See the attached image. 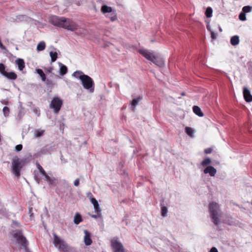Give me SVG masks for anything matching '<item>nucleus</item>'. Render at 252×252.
Returning <instances> with one entry per match:
<instances>
[{
    "label": "nucleus",
    "mask_w": 252,
    "mask_h": 252,
    "mask_svg": "<svg viewBox=\"0 0 252 252\" xmlns=\"http://www.w3.org/2000/svg\"><path fill=\"white\" fill-rule=\"evenodd\" d=\"M52 24L69 31H76V33L78 35L85 34L87 33L86 29L79 28L78 25L75 22L64 17H56L52 20Z\"/></svg>",
    "instance_id": "obj_1"
},
{
    "label": "nucleus",
    "mask_w": 252,
    "mask_h": 252,
    "mask_svg": "<svg viewBox=\"0 0 252 252\" xmlns=\"http://www.w3.org/2000/svg\"><path fill=\"white\" fill-rule=\"evenodd\" d=\"M25 160L20 158L18 156H15L11 160V170L13 174H14L18 178L21 176V171L23 167L25 166Z\"/></svg>",
    "instance_id": "obj_2"
},
{
    "label": "nucleus",
    "mask_w": 252,
    "mask_h": 252,
    "mask_svg": "<svg viewBox=\"0 0 252 252\" xmlns=\"http://www.w3.org/2000/svg\"><path fill=\"white\" fill-rule=\"evenodd\" d=\"M139 53L147 60L151 61L156 65L160 67L164 66V63L163 61L158 58V56L154 55L152 52L147 50L142 49L139 51Z\"/></svg>",
    "instance_id": "obj_3"
},
{
    "label": "nucleus",
    "mask_w": 252,
    "mask_h": 252,
    "mask_svg": "<svg viewBox=\"0 0 252 252\" xmlns=\"http://www.w3.org/2000/svg\"><path fill=\"white\" fill-rule=\"evenodd\" d=\"M209 210L211 220L215 225H218L220 220V206L217 203L212 202L209 205Z\"/></svg>",
    "instance_id": "obj_4"
},
{
    "label": "nucleus",
    "mask_w": 252,
    "mask_h": 252,
    "mask_svg": "<svg viewBox=\"0 0 252 252\" xmlns=\"http://www.w3.org/2000/svg\"><path fill=\"white\" fill-rule=\"evenodd\" d=\"M14 237L16 239L17 243L20 246V249H23L25 252H29V242L25 237L23 235L20 230L16 231L13 235Z\"/></svg>",
    "instance_id": "obj_5"
},
{
    "label": "nucleus",
    "mask_w": 252,
    "mask_h": 252,
    "mask_svg": "<svg viewBox=\"0 0 252 252\" xmlns=\"http://www.w3.org/2000/svg\"><path fill=\"white\" fill-rule=\"evenodd\" d=\"M53 236V244L57 248L63 252L69 251L70 247L64 240H62L56 234H54Z\"/></svg>",
    "instance_id": "obj_6"
},
{
    "label": "nucleus",
    "mask_w": 252,
    "mask_h": 252,
    "mask_svg": "<svg viewBox=\"0 0 252 252\" xmlns=\"http://www.w3.org/2000/svg\"><path fill=\"white\" fill-rule=\"evenodd\" d=\"M62 105V100L58 97H54L50 104V107L54 110L55 114H58Z\"/></svg>",
    "instance_id": "obj_7"
},
{
    "label": "nucleus",
    "mask_w": 252,
    "mask_h": 252,
    "mask_svg": "<svg viewBox=\"0 0 252 252\" xmlns=\"http://www.w3.org/2000/svg\"><path fill=\"white\" fill-rule=\"evenodd\" d=\"M83 87L87 90H90L91 92H93L94 88L93 86L94 85L93 79L89 76L86 75L84 76L81 80Z\"/></svg>",
    "instance_id": "obj_8"
},
{
    "label": "nucleus",
    "mask_w": 252,
    "mask_h": 252,
    "mask_svg": "<svg viewBox=\"0 0 252 252\" xmlns=\"http://www.w3.org/2000/svg\"><path fill=\"white\" fill-rule=\"evenodd\" d=\"M111 246L114 252H126L118 238H114L111 240Z\"/></svg>",
    "instance_id": "obj_9"
},
{
    "label": "nucleus",
    "mask_w": 252,
    "mask_h": 252,
    "mask_svg": "<svg viewBox=\"0 0 252 252\" xmlns=\"http://www.w3.org/2000/svg\"><path fill=\"white\" fill-rule=\"evenodd\" d=\"M243 95L244 98L247 102H250L252 101V95H251L249 90L246 87H244L243 89Z\"/></svg>",
    "instance_id": "obj_10"
},
{
    "label": "nucleus",
    "mask_w": 252,
    "mask_h": 252,
    "mask_svg": "<svg viewBox=\"0 0 252 252\" xmlns=\"http://www.w3.org/2000/svg\"><path fill=\"white\" fill-rule=\"evenodd\" d=\"M217 172L216 169L212 166H208L204 169L205 174H209L211 176H215Z\"/></svg>",
    "instance_id": "obj_11"
},
{
    "label": "nucleus",
    "mask_w": 252,
    "mask_h": 252,
    "mask_svg": "<svg viewBox=\"0 0 252 252\" xmlns=\"http://www.w3.org/2000/svg\"><path fill=\"white\" fill-rule=\"evenodd\" d=\"M84 243L86 245L89 246L92 243V240L91 238V234L86 230L84 231Z\"/></svg>",
    "instance_id": "obj_12"
},
{
    "label": "nucleus",
    "mask_w": 252,
    "mask_h": 252,
    "mask_svg": "<svg viewBox=\"0 0 252 252\" xmlns=\"http://www.w3.org/2000/svg\"><path fill=\"white\" fill-rule=\"evenodd\" d=\"M91 203L93 204L94 209L95 210V212L99 213L101 212V209L99 208V205L98 203V201L95 199V198L92 197L90 199Z\"/></svg>",
    "instance_id": "obj_13"
},
{
    "label": "nucleus",
    "mask_w": 252,
    "mask_h": 252,
    "mask_svg": "<svg viewBox=\"0 0 252 252\" xmlns=\"http://www.w3.org/2000/svg\"><path fill=\"white\" fill-rule=\"evenodd\" d=\"M15 63L18 66V69L22 71L25 67L24 61L22 59H18L15 61Z\"/></svg>",
    "instance_id": "obj_14"
},
{
    "label": "nucleus",
    "mask_w": 252,
    "mask_h": 252,
    "mask_svg": "<svg viewBox=\"0 0 252 252\" xmlns=\"http://www.w3.org/2000/svg\"><path fill=\"white\" fill-rule=\"evenodd\" d=\"M4 76L10 80H16L17 78V74L14 72H6Z\"/></svg>",
    "instance_id": "obj_15"
},
{
    "label": "nucleus",
    "mask_w": 252,
    "mask_h": 252,
    "mask_svg": "<svg viewBox=\"0 0 252 252\" xmlns=\"http://www.w3.org/2000/svg\"><path fill=\"white\" fill-rule=\"evenodd\" d=\"M193 111L196 115L199 117H203V113L202 112L201 109L197 106H194L192 108Z\"/></svg>",
    "instance_id": "obj_16"
},
{
    "label": "nucleus",
    "mask_w": 252,
    "mask_h": 252,
    "mask_svg": "<svg viewBox=\"0 0 252 252\" xmlns=\"http://www.w3.org/2000/svg\"><path fill=\"white\" fill-rule=\"evenodd\" d=\"M142 99V96H139L137 98L133 99L131 103V104L132 106V110L134 111L135 110V107L137 105L138 102Z\"/></svg>",
    "instance_id": "obj_17"
},
{
    "label": "nucleus",
    "mask_w": 252,
    "mask_h": 252,
    "mask_svg": "<svg viewBox=\"0 0 252 252\" xmlns=\"http://www.w3.org/2000/svg\"><path fill=\"white\" fill-rule=\"evenodd\" d=\"M101 11L103 13H111L112 12L113 9L112 7L108 6L106 5H103L101 8Z\"/></svg>",
    "instance_id": "obj_18"
},
{
    "label": "nucleus",
    "mask_w": 252,
    "mask_h": 252,
    "mask_svg": "<svg viewBox=\"0 0 252 252\" xmlns=\"http://www.w3.org/2000/svg\"><path fill=\"white\" fill-rule=\"evenodd\" d=\"M230 43L233 46L237 45L239 43V37L238 35L233 36L230 39Z\"/></svg>",
    "instance_id": "obj_19"
},
{
    "label": "nucleus",
    "mask_w": 252,
    "mask_h": 252,
    "mask_svg": "<svg viewBox=\"0 0 252 252\" xmlns=\"http://www.w3.org/2000/svg\"><path fill=\"white\" fill-rule=\"evenodd\" d=\"M60 74L62 76L64 75L67 72V68L65 65L61 63H60Z\"/></svg>",
    "instance_id": "obj_20"
},
{
    "label": "nucleus",
    "mask_w": 252,
    "mask_h": 252,
    "mask_svg": "<svg viewBox=\"0 0 252 252\" xmlns=\"http://www.w3.org/2000/svg\"><path fill=\"white\" fill-rule=\"evenodd\" d=\"M73 76H74V77L76 78H79V79H80V80L82 79V78L84 76H85L86 75L84 74L83 73V72L81 71H79V70H78V71H75L73 74H72Z\"/></svg>",
    "instance_id": "obj_21"
},
{
    "label": "nucleus",
    "mask_w": 252,
    "mask_h": 252,
    "mask_svg": "<svg viewBox=\"0 0 252 252\" xmlns=\"http://www.w3.org/2000/svg\"><path fill=\"white\" fill-rule=\"evenodd\" d=\"M36 73L40 76L42 81H45L46 76L43 70L41 69H36Z\"/></svg>",
    "instance_id": "obj_22"
},
{
    "label": "nucleus",
    "mask_w": 252,
    "mask_h": 252,
    "mask_svg": "<svg viewBox=\"0 0 252 252\" xmlns=\"http://www.w3.org/2000/svg\"><path fill=\"white\" fill-rule=\"evenodd\" d=\"M45 43L44 41H41L37 44L36 49L38 51H41L45 49Z\"/></svg>",
    "instance_id": "obj_23"
},
{
    "label": "nucleus",
    "mask_w": 252,
    "mask_h": 252,
    "mask_svg": "<svg viewBox=\"0 0 252 252\" xmlns=\"http://www.w3.org/2000/svg\"><path fill=\"white\" fill-rule=\"evenodd\" d=\"M81 216L79 214H76L74 217V222L75 224H78L82 221Z\"/></svg>",
    "instance_id": "obj_24"
},
{
    "label": "nucleus",
    "mask_w": 252,
    "mask_h": 252,
    "mask_svg": "<svg viewBox=\"0 0 252 252\" xmlns=\"http://www.w3.org/2000/svg\"><path fill=\"white\" fill-rule=\"evenodd\" d=\"M50 56L51 58V62H54L56 61L58 57V54L56 52H50Z\"/></svg>",
    "instance_id": "obj_25"
},
{
    "label": "nucleus",
    "mask_w": 252,
    "mask_h": 252,
    "mask_svg": "<svg viewBox=\"0 0 252 252\" xmlns=\"http://www.w3.org/2000/svg\"><path fill=\"white\" fill-rule=\"evenodd\" d=\"M110 14V15L108 16V17L112 22H113L116 20L117 19V14L116 12L114 11H112V12Z\"/></svg>",
    "instance_id": "obj_26"
},
{
    "label": "nucleus",
    "mask_w": 252,
    "mask_h": 252,
    "mask_svg": "<svg viewBox=\"0 0 252 252\" xmlns=\"http://www.w3.org/2000/svg\"><path fill=\"white\" fill-rule=\"evenodd\" d=\"M213 10L211 7H208L207 8L205 11V15L207 18H210L212 16Z\"/></svg>",
    "instance_id": "obj_27"
},
{
    "label": "nucleus",
    "mask_w": 252,
    "mask_h": 252,
    "mask_svg": "<svg viewBox=\"0 0 252 252\" xmlns=\"http://www.w3.org/2000/svg\"><path fill=\"white\" fill-rule=\"evenodd\" d=\"M211 159L208 158H205L202 161L201 165L203 166H206L208 165H209L211 163Z\"/></svg>",
    "instance_id": "obj_28"
},
{
    "label": "nucleus",
    "mask_w": 252,
    "mask_h": 252,
    "mask_svg": "<svg viewBox=\"0 0 252 252\" xmlns=\"http://www.w3.org/2000/svg\"><path fill=\"white\" fill-rule=\"evenodd\" d=\"M6 72L5 66L2 63H0V73L4 76Z\"/></svg>",
    "instance_id": "obj_29"
},
{
    "label": "nucleus",
    "mask_w": 252,
    "mask_h": 252,
    "mask_svg": "<svg viewBox=\"0 0 252 252\" xmlns=\"http://www.w3.org/2000/svg\"><path fill=\"white\" fill-rule=\"evenodd\" d=\"M2 111L5 117H7L9 116L10 110L8 107L4 106L3 108Z\"/></svg>",
    "instance_id": "obj_30"
},
{
    "label": "nucleus",
    "mask_w": 252,
    "mask_h": 252,
    "mask_svg": "<svg viewBox=\"0 0 252 252\" xmlns=\"http://www.w3.org/2000/svg\"><path fill=\"white\" fill-rule=\"evenodd\" d=\"M168 210L166 207L162 206L161 207V216L166 217L167 215Z\"/></svg>",
    "instance_id": "obj_31"
},
{
    "label": "nucleus",
    "mask_w": 252,
    "mask_h": 252,
    "mask_svg": "<svg viewBox=\"0 0 252 252\" xmlns=\"http://www.w3.org/2000/svg\"><path fill=\"white\" fill-rule=\"evenodd\" d=\"M252 9V7L250 6H245L242 8V10L244 13L251 12Z\"/></svg>",
    "instance_id": "obj_32"
},
{
    "label": "nucleus",
    "mask_w": 252,
    "mask_h": 252,
    "mask_svg": "<svg viewBox=\"0 0 252 252\" xmlns=\"http://www.w3.org/2000/svg\"><path fill=\"white\" fill-rule=\"evenodd\" d=\"M36 166L42 175H43V174H45L46 173V172L45 171L44 169L42 168V167L40 165L39 163L37 162Z\"/></svg>",
    "instance_id": "obj_33"
},
{
    "label": "nucleus",
    "mask_w": 252,
    "mask_h": 252,
    "mask_svg": "<svg viewBox=\"0 0 252 252\" xmlns=\"http://www.w3.org/2000/svg\"><path fill=\"white\" fill-rule=\"evenodd\" d=\"M239 18L241 21H246V14L243 12L240 13L239 15Z\"/></svg>",
    "instance_id": "obj_34"
},
{
    "label": "nucleus",
    "mask_w": 252,
    "mask_h": 252,
    "mask_svg": "<svg viewBox=\"0 0 252 252\" xmlns=\"http://www.w3.org/2000/svg\"><path fill=\"white\" fill-rule=\"evenodd\" d=\"M44 130H41V131H36L35 133V135L36 137H40L42 136L44 133Z\"/></svg>",
    "instance_id": "obj_35"
},
{
    "label": "nucleus",
    "mask_w": 252,
    "mask_h": 252,
    "mask_svg": "<svg viewBox=\"0 0 252 252\" xmlns=\"http://www.w3.org/2000/svg\"><path fill=\"white\" fill-rule=\"evenodd\" d=\"M23 148V146L21 144H19L16 146L15 147V150L17 152H20L22 150Z\"/></svg>",
    "instance_id": "obj_36"
},
{
    "label": "nucleus",
    "mask_w": 252,
    "mask_h": 252,
    "mask_svg": "<svg viewBox=\"0 0 252 252\" xmlns=\"http://www.w3.org/2000/svg\"><path fill=\"white\" fill-rule=\"evenodd\" d=\"M46 82V84L47 86H53V82L49 79H46V81H45Z\"/></svg>",
    "instance_id": "obj_37"
},
{
    "label": "nucleus",
    "mask_w": 252,
    "mask_h": 252,
    "mask_svg": "<svg viewBox=\"0 0 252 252\" xmlns=\"http://www.w3.org/2000/svg\"><path fill=\"white\" fill-rule=\"evenodd\" d=\"M231 220H225V222L229 224V225H233L234 224V221L233 220V219L232 218H230Z\"/></svg>",
    "instance_id": "obj_38"
},
{
    "label": "nucleus",
    "mask_w": 252,
    "mask_h": 252,
    "mask_svg": "<svg viewBox=\"0 0 252 252\" xmlns=\"http://www.w3.org/2000/svg\"><path fill=\"white\" fill-rule=\"evenodd\" d=\"M212 149L211 148H209L206 149L204 150V152L206 154H210L212 152Z\"/></svg>",
    "instance_id": "obj_39"
},
{
    "label": "nucleus",
    "mask_w": 252,
    "mask_h": 252,
    "mask_svg": "<svg viewBox=\"0 0 252 252\" xmlns=\"http://www.w3.org/2000/svg\"><path fill=\"white\" fill-rule=\"evenodd\" d=\"M195 131L193 129L190 127V137H193Z\"/></svg>",
    "instance_id": "obj_40"
},
{
    "label": "nucleus",
    "mask_w": 252,
    "mask_h": 252,
    "mask_svg": "<svg viewBox=\"0 0 252 252\" xmlns=\"http://www.w3.org/2000/svg\"><path fill=\"white\" fill-rule=\"evenodd\" d=\"M211 37L213 39L217 38V34L214 32L211 31Z\"/></svg>",
    "instance_id": "obj_41"
},
{
    "label": "nucleus",
    "mask_w": 252,
    "mask_h": 252,
    "mask_svg": "<svg viewBox=\"0 0 252 252\" xmlns=\"http://www.w3.org/2000/svg\"><path fill=\"white\" fill-rule=\"evenodd\" d=\"M79 179H76L74 182V185L75 186L77 187L79 185Z\"/></svg>",
    "instance_id": "obj_42"
},
{
    "label": "nucleus",
    "mask_w": 252,
    "mask_h": 252,
    "mask_svg": "<svg viewBox=\"0 0 252 252\" xmlns=\"http://www.w3.org/2000/svg\"><path fill=\"white\" fill-rule=\"evenodd\" d=\"M42 176H43L45 178L46 180L47 181H50V177L46 173L45 174H43Z\"/></svg>",
    "instance_id": "obj_43"
},
{
    "label": "nucleus",
    "mask_w": 252,
    "mask_h": 252,
    "mask_svg": "<svg viewBox=\"0 0 252 252\" xmlns=\"http://www.w3.org/2000/svg\"><path fill=\"white\" fill-rule=\"evenodd\" d=\"M209 252H218V251L216 247H213L211 249Z\"/></svg>",
    "instance_id": "obj_44"
},
{
    "label": "nucleus",
    "mask_w": 252,
    "mask_h": 252,
    "mask_svg": "<svg viewBox=\"0 0 252 252\" xmlns=\"http://www.w3.org/2000/svg\"><path fill=\"white\" fill-rule=\"evenodd\" d=\"M185 131H186V133L189 135V127L188 126H187L186 128H185Z\"/></svg>",
    "instance_id": "obj_45"
},
{
    "label": "nucleus",
    "mask_w": 252,
    "mask_h": 252,
    "mask_svg": "<svg viewBox=\"0 0 252 252\" xmlns=\"http://www.w3.org/2000/svg\"><path fill=\"white\" fill-rule=\"evenodd\" d=\"M92 217L94 219H97L98 218L97 216L95 215H92Z\"/></svg>",
    "instance_id": "obj_46"
},
{
    "label": "nucleus",
    "mask_w": 252,
    "mask_h": 252,
    "mask_svg": "<svg viewBox=\"0 0 252 252\" xmlns=\"http://www.w3.org/2000/svg\"><path fill=\"white\" fill-rule=\"evenodd\" d=\"M207 29H208L209 31H211V28H210V27L209 25H208V26H207Z\"/></svg>",
    "instance_id": "obj_47"
},
{
    "label": "nucleus",
    "mask_w": 252,
    "mask_h": 252,
    "mask_svg": "<svg viewBox=\"0 0 252 252\" xmlns=\"http://www.w3.org/2000/svg\"><path fill=\"white\" fill-rule=\"evenodd\" d=\"M219 28H220V31H221L222 30H221V28L219 27Z\"/></svg>",
    "instance_id": "obj_48"
},
{
    "label": "nucleus",
    "mask_w": 252,
    "mask_h": 252,
    "mask_svg": "<svg viewBox=\"0 0 252 252\" xmlns=\"http://www.w3.org/2000/svg\"><path fill=\"white\" fill-rule=\"evenodd\" d=\"M3 104H4L6 105V104H7V103H6V102H5V103H4Z\"/></svg>",
    "instance_id": "obj_49"
}]
</instances>
